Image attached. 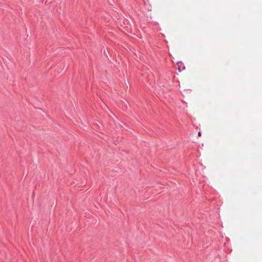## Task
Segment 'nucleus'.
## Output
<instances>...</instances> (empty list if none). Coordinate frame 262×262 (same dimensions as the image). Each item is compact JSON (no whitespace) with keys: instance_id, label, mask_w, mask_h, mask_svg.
<instances>
[{"instance_id":"nucleus-1","label":"nucleus","mask_w":262,"mask_h":262,"mask_svg":"<svg viewBox=\"0 0 262 262\" xmlns=\"http://www.w3.org/2000/svg\"><path fill=\"white\" fill-rule=\"evenodd\" d=\"M198 136H200V137H201V133L200 132H199L198 133Z\"/></svg>"}]
</instances>
